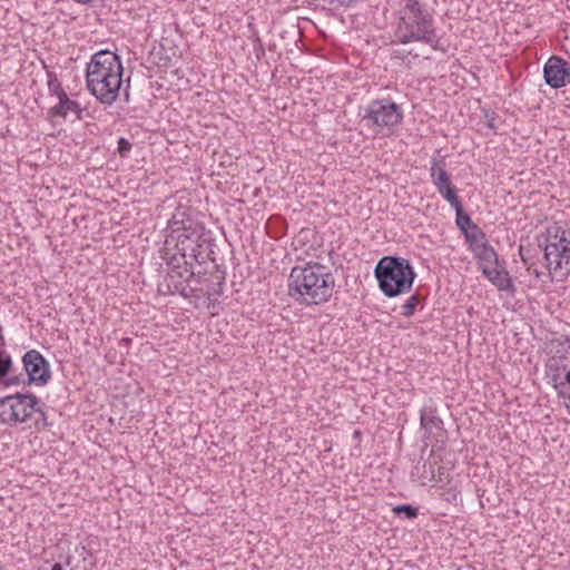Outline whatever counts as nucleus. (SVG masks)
Here are the masks:
<instances>
[{"label": "nucleus", "instance_id": "1", "mask_svg": "<svg viewBox=\"0 0 570 570\" xmlns=\"http://www.w3.org/2000/svg\"><path fill=\"white\" fill-rule=\"evenodd\" d=\"M167 230L160 257L166 262L168 273L164 283L159 284V291L188 298L196 291L190 282L199 283L203 273L195 265L202 266L207 261H216L212 248L213 240L205 227L181 208L174 213Z\"/></svg>", "mask_w": 570, "mask_h": 570}, {"label": "nucleus", "instance_id": "2", "mask_svg": "<svg viewBox=\"0 0 570 570\" xmlns=\"http://www.w3.org/2000/svg\"><path fill=\"white\" fill-rule=\"evenodd\" d=\"M122 75L120 57L110 50H100L87 63L86 87L100 104L111 106L119 98Z\"/></svg>", "mask_w": 570, "mask_h": 570}, {"label": "nucleus", "instance_id": "3", "mask_svg": "<svg viewBox=\"0 0 570 570\" xmlns=\"http://www.w3.org/2000/svg\"><path fill=\"white\" fill-rule=\"evenodd\" d=\"M334 288V275L320 263L294 266L288 277V295L295 302L306 306L327 302Z\"/></svg>", "mask_w": 570, "mask_h": 570}, {"label": "nucleus", "instance_id": "4", "mask_svg": "<svg viewBox=\"0 0 570 570\" xmlns=\"http://www.w3.org/2000/svg\"><path fill=\"white\" fill-rule=\"evenodd\" d=\"M395 37L400 43L434 41V18L419 0H403Z\"/></svg>", "mask_w": 570, "mask_h": 570}, {"label": "nucleus", "instance_id": "5", "mask_svg": "<svg viewBox=\"0 0 570 570\" xmlns=\"http://www.w3.org/2000/svg\"><path fill=\"white\" fill-rule=\"evenodd\" d=\"M374 277L383 295L393 298L411 292L416 273L407 258L387 255L376 263Z\"/></svg>", "mask_w": 570, "mask_h": 570}, {"label": "nucleus", "instance_id": "6", "mask_svg": "<svg viewBox=\"0 0 570 570\" xmlns=\"http://www.w3.org/2000/svg\"><path fill=\"white\" fill-rule=\"evenodd\" d=\"M543 248V258L549 275L568 277L570 275V229L560 223L547 226L538 237Z\"/></svg>", "mask_w": 570, "mask_h": 570}, {"label": "nucleus", "instance_id": "7", "mask_svg": "<svg viewBox=\"0 0 570 570\" xmlns=\"http://www.w3.org/2000/svg\"><path fill=\"white\" fill-rule=\"evenodd\" d=\"M358 116L364 127L375 135L393 132L403 121L402 108L389 98L374 99L360 108Z\"/></svg>", "mask_w": 570, "mask_h": 570}, {"label": "nucleus", "instance_id": "8", "mask_svg": "<svg viewBox=\"0 0 570 570\" xmlns=\"http://www.w3.org/2000/svg\"><path fill=\"white\" fill-rule=\"evenodd\" d=\"M40 399L32 393H16L0 399V420L12 425L29 422L39 411Z\"/></svg>", "mask_w": 570, "mask_h": 570}, {"label": "nucleus", "instance_id": "9", "mask_svg": "<svg viewBox=\"0 0 570 570\" xmlns=\"http://www.w3.org/2000/svg\"><path fill=\"white\" fill-rule=\"evenodd\" d=\"M548 376L559 394L570 401V344H560L548 363Z\"/></svg>", "mask_w": 570, "mask_h": 570}, {"label": "nucleus", "instance_id": "10", "mask_svg": "<svg viewBox=\"0 0 570 570\" xmlns=\"http://www.w3.org/2000/svg\"><path fill=\"white\" fill-rule=\"evenodd\" d=\"M23 370L27 374V384L45 386L51 379L50 364L37 350H29L22 356Z\"/></svg>", "mask_w": 570, "mask_h": 570}, {"label": "nucleus", "instance_id": "11", "mask_svg": "<svg viewBox=\"0 0 570 570\" xmlns=\"http://www.w3.org/2000/svg\"><path fill=\"white\" fill-rule=\"evenodd\" d=\"M543 78L552 89L567 86L570 83V63L559 56H551L543 66Z\"/></svg>", "mask_w": 570, "mask_h": 570}, {"label": "nucleus", "instance_id": "12", "mask_svg": "<svg viewBox=\"0 0 570 570\" xmlns=\"http://www.w3.org/2000/svg\"><path fill=\"white\" fill-rule=\"evenodd\" d=\"M83 109L80 107L79 102L69 98L67 92L60 95L58 97V104L49 109L50 117H60L67 120L69 117H72L70 121L81 120L82 119Z\"/></svg>", "mask_w": 570, "mask_h": 570}, {"label": "nucleus", "instance_id": "13", "mask_svg": "<svg viewBox=\"0 0 570 570\" xmlns=\"http://www.w3.org/2000/svg\"><path fill=\"white\" fill-rule=\"evenodd\" d=\"M430 174L438 191H442L444 186L452 185L451 177L446 171V163L443 157L431 159Z\"/></svg>", "mask_w": 570, "mask_h": 570}, {"label": "nucleus", "instance_id": "14", "mask_svg": "<svg viewBox=\"0 0 570 570\" xmlns=\"http://www.w3.org/2000/svg\"><path fill=\"white\" fill-rule=\"evenodd\" d=\"M438 410L435 404L432 400L429 401V403L424 404L420 412V424L421 428L424 429L426 432H431V430L434 429H443V421L442 419L436 414Z\"/></svg>", "mask_w": 570, "mask_h": 570}, {"label": "nucleus", "instance_id": "15", "mask_svg": "<svg viewBox=\"0 0 570 570\" xmlns=\"http://www.w3.org/2000/svg\"><path fill=\"white\" fill-rule=\"evenodd\" d=\"M482 274L500 291H507L513 287L509 273L504 269H499V265H494L489 269L483 268Z\"/></svg>", "mask_w": 570, "mask_h": 570}, {"label": "nucleus", "instance_id": "16", "mask_svg": "<svg viewBox=\"0 0 570 570\" xmlns=\"http://www.w3.org/2000/svg\"><path fill=\"white\" fill-rule=\"evenodd\" d=\"M473 255L479 261V267L482 272L483 268L489 269L494 265H499L498 254L490 244L485 245Z\"/></svg>", "mask_w": 570, "mask_h": 570}, {"label": "nucleus", "instance_id": "17", "mask_svg": "<svg viewBox=\"0 0 570 570\" xmlns=\"http://www.w3.org/2000/svg\"><path fill=\"white\" fill-rule=\"evenodd\" d=\"M0 341L3 342V336L0 334ZM4 344H0V381L9 375L12 368V357L4 350Z\"/></svg>", "mask_w": 570, "mask_h": 570}, {"label": "nucleus", "instance_id": "18", "mask_svg": "<svg viewBox=\"0 0 570 570\" xmlns=\"http://www.w3.org/2000/svg\"><path fill=\"white\" fill-rule=\"evenodd\" d=\"M455 224L460 232H465V228L471 227L473 224V220L471 219L470 215L464 210L463 205L455 208Z\"/></svg>", "mask_w": 570, "mask_h": 570}, {"label": "nucleus", "instance_id": "19", "mask_svg": "<svg viewBox=\"0 0 570 570\" xmlns=\"http://www.w3.org/2000/svg\"><path fill=\"white\" fill-rule=\"evenodd\" d=\"M442 191H438L452 207L453 209L462 205L460 198L456 195L455 187L453 185L444 186L441 188Z\"/></svg>", "mask_w": 570, "mask_h": 570}, {"label": "nucleus", "instance_id": "20", "mask_svg": "<svg viewBox=\"0 0 570 570\" xmlns=\"http://www.w3.org/2000/svg\"><path fill=\"white\" fill-rule=\"evenodd\" d=\"M48 77V90L51 96L60 97V95L65 94L61 82L58 80L57 75L53 71H47Z\"/></svg>", "mask_w": 570, "mask_h": 570}, {"label": "nucleus", "instance_id": "21", "mask_svg": "<svg viewBox=\"0 0 570 570\" xmlns=\"http://www.w3.org/2000/svg\"><path fill=\"white\" fill-rule=\"evenodd\" d=\"M422 297L419 294L411 295L402 305V315L405 317L413 316L417 305L421 303Z\"/></svg>", "mask_w": 570, "mask_h": 570}, {"label": "nucleus", "instance_id": "22", "mask_svg": "<svg viewBox=\"0 0 570 570\" xmlns=\"http://www.w3.org/2000/svg\"><path fill=\"white\" fill-rule=\"evenodd\" d=\"M35 414H38V416L35 420V426L37 429H40V428L46 429L51 425V423L48 420L47 412H46V404L41 400H40L39 411H35Z\"/></svg>", "mask_w": 570, "mask_h": 570}, {"label": "nucleus", "instance_id": "23", "mask_svg": "<svg viewBox=\"0 0 570 570\" xmlns=\"http://www.w3.org/2000/svg\"><path fill=\"white\" fill-rule=\"evenodd\" d=\"M393 511L396 515L404 514V517L410 520L416 518L419 514L417 508L409 503L396 505L393 508Z\"/></svg>", "mask_w": 570, "mask_h": 570}, {"label": "nucleus", "instance_id": "24", "mask_svg": "<svg viewBox=\"0 0 570 570\" xmlns=\"http://www.w3.org/2000/svg\"><path fill=\"white\" fill-rule=\"evenodd\" d=\"M465 242L469 245V249L473 254H475L476 252H479L481 248H483L485 245L489 244L487 236L484 238H479L478 236H472V235H468V234H466Z\"/></svg>", "mask_w": 570, "mask_h": 570}, {"label": "nucleus", "instance_id": "25", "mask_svg": "<svg viewBox=\"0 0 570 570\" xmlns=\"http://www.w3.org/2000/svg\"><path fill=\"white\" fill-rule=\"evenodd\" d=\"M519 255H520L521 261L523 262V264L528 267V271H530L531 267L534 266V257L531 256V249L530 248H525L523 246H520Z\"/></svg>", "mask_w": 570, "mask_h": 570}, {"label": "nucleus", "instance_id": "26", "mask_svg": "<svg viewBox=\"0 0 570 570\" xmlns=\"http://www.w3.org/2000/svg\"><path fill=\"white\" fill-rule=\"evenodd\" d=\"M483 117L487 119L485 126L491 129L494 134L498 132V126L495 124L497 115L490 109H482Z\"/></svg>", "mask_w": 570, "mask_h": 570}, {"label": "nucleus", "instance_id": "27", "mask_svg": "<svg viewBox=\"0 0 570 570\" xmlns=\"http://www.w3.org/2000/svg\"><path fill=\"white\" fill-rule=\"evenodd\" d=\"M131 147L132 145L130 144V141L124 137H120L118 139V154L120 155V157H126L128 155V153L131 150Z\"/></svg>", "mask_w": 570, "mask_h": 570}, {"label": "nucleus", "instance_id": "28", "mask_svg": "<svg viewBox=\"0 0 570 570\" xmlns=\"http://www.w3.org/2000/svg\"><path fill=\"white\" fill-rule=\"evenodd\" d=\"M464 238L466 239V234L472 236H478L479 238H484L485 233L475 224L473 223L471 227L465 228V232H462Z\"/></svg>", "mask_w": 570, "mask_h": 570}, {"label": "nucleus", "instance_id": "29", "mask_svg": "<svg viewBox=\"0 0 570 570\" xmlns=\"http://www.w3.org/2000/svg\"><path fill=\"white\" fill-rule=\"evenodd\" d=\"M254 51L258 60L265 56L264 45L262 43L256 32L254 33Z\"/></svg>", "mask_w": 570, "mask_h": 570}, {"label": "nucleus", "instance_id": "30", "mask_svg": "<svg viewBox=\"0 0 570 570\" xmlns=\"http://www.w3.org/2000/svg\"><path fill=\"white\" fill-rule=\"evenodd\" d=\"M426 43L430 45L434 50H441L444 52V49L440 45V39L438 38L435 30H434V41L426 42Z\"/></svg>", "mask_w": 570, "mask_h": 570}, {"label": "nucleus", "instance_id": "31", "mask_svg": "<svg viewBox=\"0 0 570 570\" xmlns=\"http://www.w3.org/2000/svg\"><path fill=\"white\" fill-rule=\"evenodd\" d=\"M20 382L19 376H13L7 381V385L18 384Z\"/></svg>", "mask_w": 570, "mask_h": 570}, {"label": "nucleus", "instance_id": "32", "mask_svg": "<svg viewBox=\"0 0 570 570\" xmlns=\"http://www.w3.org/2000/svg\"><path fill=\"white\" fill-rule=\"evenodd\" d=\"M223 281H224V277H223V276H220V277H219V282H218V286H219V288H218V289H214V294H215V295H220V294H222V288H220V286H222Z\"/></svg>", "mask_w": 570, "mask_h": 570}, {"label": "nucleus", "instance_id": "33", "mask_svg": "<svg viewBox=\"0 0 570 570\" xmlns=\"http://www.w3.org/2000/svg\"><path fill=\"white\" fill-rule=\"evenodd\" d=\"M72 1L76 3H79V4L87 6V4H90L91 2H94L95 0H72Z\"/></svg>", "mask_w": 570, "mask_h": 570}, {"label": "nucleus", "instance_id": "34", "mask_svg": "<svg viewBox=\"0 0 570 570\" xmlns=\"http://www.w3.org/2000/svg\"><path fill=\"white\" fill-rule=\"evenodd\" d=\"M530 272H532L537 278H539L541 275H542V272L539 271L538 268H532L530 269Z\"/></svg>", "mask_w": 570, "mask_h": 570}, {"label": "nucleus", "instance_id": "35", "mask_svg": "<svg viewBox=\"0 0 570 570\" xmlns=\"http://www.w3.org/2000/svg\"><path fill=\"white\" fill-rule=\"evenodd\" d=\"M51 570H65V569L62 568L61 563L56 562V563L52 566Z\"/></svg>", "mask_w": 570, "mask_h": 570}, {"label": "nucleus", "instance_id": "36", "mask_svg": "<svg viewBox=\"0 0 570 570\" xmlns=\"http://www.w3.org/2000/svg\"><path fill=\"white\" fill-rule=\"evenodd\" d=\"M124 94H125V100H126V101H128V99H129L128 90H127V89H125V90H124Z\"/></svg>", "mask_w": 570, "mask_h": 570}]
</instances>
